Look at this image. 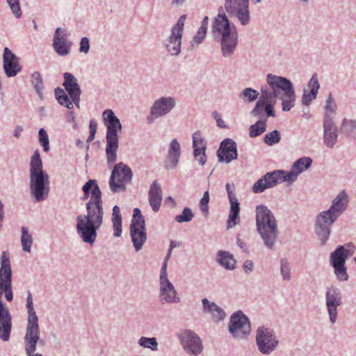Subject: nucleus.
Wrapping results in <instances>:
<instances>
[{
	"mask_svg": "<svg viewBox=\"0 0 356 356\" xmlns=\"http://www.w3.org/2000/svg\"><path fill=\"white\" fill-rule=\"evenodd\" d=\"M149 205L154 212L159 211L162 202V191L160 185L154 181L148 193Z\"/></svg>",
	"mask_w": 356,
	"mask_h": 356,
	"instance_id": "obj_28",
	"label": "nucleus"
},
{
	"mask_svg": "<svg viewBox=\"0 0 356 356\" xmlns=\"http://www.w3.org/2000/svg\"><path fill=\"white\" fill-rule=\"evenodd\" d=\"M257 344L264 354H269L278 343L275 334L270 329L259 327L257 332Z\"/></svg>",
	"mask_w": 356,
	"mask_h": 356,
	"instance_id": "obj_13",
	"label": "nucleus"
},
{
	"mask_svg": "<svg viewBox=\"0 0 356 356\" xmlns=\"http://www.w3.org/2000/svg\"><path fill=\"white\" fill-rule=\"evenodd\" d=\"M180 145L176 139H173L168 149L166 166L168 168H172L177 165L180 157Z\"/></svg>",
	"mask_w": 356,
	"mask_h": 356,
	"instance_id": "obj_31",
	"label": "nucleus"
},
{
	"mask_svg": "<svg viewBox=\"0 0 356 356\" xmlns=\"http://www.w3.org/2000/svg\"><path fill=\"white\" fill-rule=\"evenodd\" d=\"M175 105V99L172 97H163L156 102L152 108L151 115L160 117L168 113Z\"/></svg>",
	"mask_w": 356,
	"mask_h": 356,
	"instance_id": "obj_26",
	"label": "nucleus"
},
{
	"mask_svg": "<svg viewBox=\"0 0 356 356\" xmlns=\"http://www.w3.org/2000/svg\"><path fill=\"white\" fill-rule=\"evenodd\" d=\"M256 213L257 229L265 245L272 248L277 238V220L272 212L264 205L257 206Z\"/></svg>",
	"mask_w": 356,
	"mask_h": 356,
	"instance_id": "obj_5",
	"label": "nucleus"
},
{
	"mask_svg": "<svg viewBox=\"0 0 356 356\" xmlns=\"http://www.w3.org/2000/svg\"><path fill=\"white\" fill-rule=\"evenodd\" d=\"M31 82H32V84L34 86V88H35L37 93L39 95L40 97H42V90H43V83H42V77H41L40 73L35 72L32 74Z\"/></svg>",
	"mask_w": 356,
	"mask_h": 356,
	"instance_id": "obj_39",
	"label": "nucleus"
},
{
	"mask_svg": "<svg viewBox=\"0 0 356 356\" xmlns=\"http://www.w3.org/2000/svg\"><path fill=\"white\" fill-rule=\"evenodd\" d=\"M122 220L120 210L118 206H114L113 209V219L112 221Z\"/></svg>",
	"mask_w": 356,
	"mask_h": 356,
	"instance_id": "obj_58",
	"label": "nucleus"
},
{
	"mask_svg": "<svg viewBox=\"0 0 356 356\" xmlns=\"http://www.w3.org/2000/svg\"><path fill=\"white\" fill-rule=\"evenodd\" d=\"M281 273L284 280H289L290 278V268L289 264L282 261L281 265Z\"/></svg>",
	"mask_w": 356,
	"mask_h": 356,
	"instance_id": "obj_51",
	"label": "nucleus"
},
{
	"mask_svg": "<svg viewBox=\"0 0 356 356\" xmlns=\"http://www.w3.org/2000/svg\"><path fill=\"white\" fill-rule=\"evenodd\" d=\"M11 276L10 259L7 253L3 252L1 256L0 289L5 293V298L9 302L13 300Z\"/></svg>",
	"mask_w": 356,
	"mask_h": 356,
	"instance_id": "obj_10",
	"label": "nucleus"
},
{
	"mask_svg": "<svg viewBox=\"0 0 356 356\" xmlns=\"http://www.w3.org/2000/svg\"><path fill=\"white\" fill-rule=\"evenodd\" d=\"M218 157L219 161H224L227 163L236 160L238 157L236 143L230 138L222 140L218 151Z\"/></svg>",
	"mask_w": 356,
	"mask_h": 356,
	"instance_id": "obj_19",
	"label": "nucleus"
},
{
	"mask_svg": "<svg viewBox=\"0 0 356 356\" xmlns=\"http://www.w3.org/2000/svg\"><path fill=\"white\" fill-rule=\"evenodd\" d=\"M242 95L243 97H246L249 102H252L258 97L259 92L255 90L248 88L243 90Z\"/></svg>",
	"mask_w": 356,
	"mask_h": 356,
	"instance_id": "obj_46",
	"label": "nucleus"
},
{
	"mask_svg": "<svg viewBox=\"0 0 356 356\" xmlns=\"http://www.w3.org/2000/svg\"><path fill=\"white\" fill-rule=\"evenodd\" d=\"M113 224L114 236L116 237H120L122 234V220L113 221Z\"/></svg>",
	"mask_w": 356,
	"mask_h": 356,
	"instance_id": "obj_56",
	"label": "nucleus"
},
{
	"mask_svg": "<svg viewBox=\"0 0 356 356\" xmlns=\"http://www.w3.org/2000/svg\"><path fill=\"white\" fill-rule=\"evenodd\" d=\"M207 30V28L200 26L196 35L193 38V40L197 44L201 43L206 36Z\"/></svg>",
	"mask_w": 356,
	"mask_h": 356,
	"instance_id": "obj_49",
	"label": "nucleus"
},
{
	"mask_svg": "<svg viewBox=\"0 0 356 356\" xmlns=\"http://www.w3.org/2000/svg\"><path fill=\"white\" fill-rule=\"evenodd\" d=\"M349 254L350 250L346 249L342 245L338 246L331 254V264L334 269L335 275L340 281H346L348 278L345 262Z\"/></svg>",
	"mask_w": 356,
	"mask_h": 356,
	"instance_id": "obj_11",
	"label": "nucleus"
},
{
	"mask_svg": "<svg viewBox=\"0 0 356 356\" xmlns=\"http://www.w3.org/2000/svg\"><path fill=\"white\" fill-rule=\"evenodd\" d=\"M275 102V99H274V102H266V106H265V112L268 116H273L274 117L275 115L273 104Z\"/></svg>",
	"mask_w": 356,
	"mask_h": 356,
	"instance_id": "obj_57",
	"label": "nucleus"
},
{
	"mask_svg": "<svg viewBox=\"0 0 356 356\" xmlns=\"http://www.w3.org/2000/svg\"><path fill=\"white\" fill-rule=\"evenodd\" d=\"M266 131V120H259L250 127V136L257 137Z\"/></svg>",
	"mask_w": 356,
	"mask_h": 356,
	"instance_id": "obj_38",
	"label": "nucleus"
},
{
	"mask_svg": "<svg viewBox=\"0 0 356 356\" xmlns=\"http://www.w3.org/2000/svg\"><path fill=\"white\" fill-rule=\"evenodd\" d=\"M181 36L171 32L168 42L166 44V49L171 55H178L180 53Z\"/></svg>",
	"mask_w": 356,
	"mask_h": 356,
	"instance_id": "obj_34",
	"label": "nucleus"
},
{
	"mask_svg": "<svg viewBox=\"0 0 356 356\" xmlns=\"http://www.w3.org/2000/svg\"><path fill=\"white\" fill-rule=\"evenodd\" d=\"M55 96L58 102L60 105L64 106L68 108H72L73 105L71 100L62 88H57L55 89Z\"/></svg>",
	"mask_w": 356,
	"mask_h": 356,
	"instance_id": "obj_37",
	"label": "nucleus"
},
{
	"mask_svg": "<svg viewBox=\"0 0 356 356\" xmlns=\"http://www.w3.org/2000/svg\"><path fill=\"white\" fill-rule=\"evenodd\" d=\"M23 131V128L21 126L16 127L14 131V136L16 138H19L20 137L21 133Z\"/></svg>",
	"mask_w": 356,
	"mask_h": 356,
	"instance_id": "obj_62",
	"label": "nucleus"
},
{
	"mask_svg": "<svg viewBox=\"0 0 356 356\" xmlns=\"http://www.w3.org/2000/svg\"><path fill=\"white\" fill-rule=\"evenodd\" d=\"M82 200L90 197L86 204L87 214L77 217V232L86 243L92 244L97 237V230L103 221L102 192L95 180L90 179L83 186Z\"/></svg>",
	"mask_w": 356,
	"mask_h": 356,
	"instance_id": "obj_1",
	"label": "nucleus"
},
{
	"mask_svg": "<svg viewBox=\"0 0 356 356\" xmlns=\"http://www.w3.org/2000/svg\"><path fill=\"white\" fill-rule=\"evenodd\" d=\"M161 299L167 302H177L179 300L172 284L167 277L166 262H163L160 275Z\"/></svg>",
	"mask_w": 356,
	"mask_h": 356,
	"instance_id": "obj_16",
	"label": "nucleus"
},
{
	"mask_svg": "<svg viewBox=\"0 0 356 356\" xmlns=\"http://www.w3.org/2000/svg\"><path fill=\"white\" fill-rule=\"evenodd\" d=\"M193 147L195 159L200 164L204 165L207 161L205 155L206 145L199 132H195L193 135Z\"/></svg>",
	"mask_w": 356,
	"mask_h": 356,
	"instance_id": "obj_27",
	"label": "nucleus"
},
{
	"mask_svg": "<svg viewBox=\"0 0 356 356\" xmlns=\"http://www.w3.org/2000/svg\"><path fill=\"white\" fill-rule=\"evenodd\" d=\"M138 343L145 348H150L152 350H156L158 347V343L155 338H147V337H141Z\"/></svg>",
	"mask_w": 356,
	"mask_h": 356,
	"instance_id": "obj_40",
	"label": "nucleus"
},
{
	"mask_svg": "<svg viewBox=\"0 0 356 356\" xmlns=\"http://www.w3.org/2000/svg\"><path fill=\"white\" fill-rule=\"evenodd\" d=\"M89 129L90 136H88L87 141H92L94 139L95 133L97 131V123L95 120H91L90 121Z\"/></svg>",
	"mask_w": 356,
	"mask_h": 356,
	"instance_id": "obj_52",
	"label": "nucleus"
},
{
	"mask_svg": "<svg viewBox=\"0 0 356 356\" xmlns=\"http://www.w3.org/2000/svg\"><path fill=\"white\" fill-rule=\"evenodd\" d=\"M177 246H179V243H177L174 241H172L170 242V248L168 250V254L166 255L165 257V259L164 260V262H168V260L169 259L170 257V254H171V252H172V250L174 248L177 247Z\"/></svg>",
	"mask_w": 356,
	"mask_h": 356,
	"instance_id": "obj_59",
	"label": "nucleus"
},
{
	"mask_svg": "<svg viewBox=\"0 0 356 356\" xmlns=\"http://www.w3.org/2000/svg\"><path fill=\"white\" fill-rule=\"evenodd\" d=\"M179 338L188 353L196 355L202 352L201 340L194 332L191 330H184L180 334Z\"/></svg>",
	"mask_w": 356,
	"mask_h": 356,
	"instance_id": "obj_18",
	"label": "nucleus"
},
{
	"mask_svg": "<svg viewBox=\"0 0 356 356\" xmlns=\"http://www.w3.org/2000/svg\"><path fill=\"white\" fill-rule=\"evenodd\" d=\"M283 170L273 171L266 174L259 179L252 186V191L255 193L263 192L265 189L273 187L277 182L285 181L282 180Z\"/></svg>",
	"mask_w": 356,
	"mask_h": 356,
	"instance_id": "obj_17",
	"label": "nucleus"
},
{
	"mask_svg": "<svg viewBox=\"0 0 356 356\" xmlns=\"http://www.w3.org/2000/svg\"><path fill=\"white\" fill-rule=\"evenodd\" d=\"M63 86L74 104H77L80 99L81 89L77 79L70 73L64 74Z\"/></svg>",
	"mask_w": 356,
	"mask_h": 356,
	"instance_id": "obj_24",
	"label": "nucleus"
},
{
	"mask_svg": "<svg viewBox=\"0 0 356 356\" xmlns=\"http://www.w3.org/2000/svg\"><path fill=\"white\" fill-rule=\"evenodd\" d=\"M193 213L191 209L186 207L181 214L178 215L175 217L176 221L178 222H188L192 220Z\"/></svg>",
	"mask_w": 356,
	"mask_h": 356,
	"instance_id": "obj_42",
	"label": "nucleus"
},
{
	"mask_svg": "<svg viewBox=\"0 0 356 356\" xmlns=\"http://www.w3.org/2000/svg\"><path fill=\"white\" fill-rule=\"evenodd\" d=\"M273 99H271L270 93L264 87L261 88V97L259 100L257 102L254 108L251 111L253 116H260L265 112V106L266 102H273Z\"/></svg>",
	"mask_w": 356,
	"mask_h": 356,
	"instance_id": "obj_32",
	"label": "nucleus"
},
{
	"mask_svg": "<svg viewBox=\"0 0 356 356\" xmlns=\"http://www.w3.org/2000/svg\"><path fill=\"white\" fill-rule=\"evenodd\" d=\"M253 268V264L250 261H246L243 265V268L245 271L252 270Z\"/></svg>",
	"mask_w": 356,
	"mask_h": 356,
	"instance_id": "obj_61",
	"label": "nucleus"
},
{
	"mask_svg": "<svg viewBox=\"0 0 356 356\" xmlns=\"http://www.w3.org/2000/svg\"><path fill=\"white\" fill-rule=\"evenodd\" d=\"M130 234L136 250H140L147 240V234L145 219L138 208L134 209Z\"/></svg>",
	"mask_w": 356,
	"mask_h": 356,
	"instance_id": "obj_8",
	"label": "nucleus"
},
{
	"mask_svg": "<svg viewBox=\"0 0 356 356\" xmlns=\"http://www.w3.org/2000/svg\"><path fill=\"white\" fill-rule=\"evenodd\" d=\"M3 69L8 77L15 76L21 70L19 58L8 48L3 51Z\"/></svg>",
	"mask_w": 356,
	"mask_h": 356,
	"instance_id": "obj_21",
	"label": "nucleus"
},
{
	"mask_svg": "<svg viewBox=\"0 0 356 356\" xmlns=\"http://www.w3.org/2000/svg\"><path fill=\"white\" fill-rule=\"evenodd\" d=\"M26 307L28 309L29 313V317L28 318H38L33 308V300L31 293H29L28 298H27V303H26Z\"/></svg>",
	"mask_w": 356,
	"mask_h": 356,
	"instance_id": "obj_47",
	"label": "nucleus"
},
{
	"mask_svg": "<svg viewBox=\"0 0 356 356\" xmlns=\"http://www.w3.org/2000/svg\"><path fill=\"white\" fill-rule=\"evenodd\" d=\"M39 142L41 144V145L43 147L44 152H48L49 150V136L46 131L41 128L39 130Z\"/></svg>",
	"mask_w": 356,
	"mask_h": 356,
	"instance_id": "obj_43",
	"label": "nucleus"
},
{
	"mask_svg": "<svg viewBox=\"0 0 356 356\" xmlns=\"http://www.w3.org/2000/svg\"><path fill=\"white\" fill-rule=\"evenodd\" d=\"M280 140V133L277 130H274L265 135L264 142L268 145H273L278 143Z\"/></svg>",
	"mask_w": 356,
	"mask_h": 356,
	"instance_id": "obj_41",
	"label": "nucleus"
},
{
	"mask_svg": "<svg viewBox=\"0 0 356 356\" xmlns=\"http://www.w3.org/2000/svg\"><path fill=\"white\" fill-rule=\"evenodd\" d=\"M12 322L9 311L5 308L0 300V338L4 341H8L11 332Z\"/></svg>",
	"mask_w": 356,
	"mask_h": 356,
	"instance_id": "obj_23",
	"label": "nucleus"
},
{
	"mask_svg": "<svg viewBox=\"0 0 356 356\" xmlns=\"http://www.w3.org/2000/svg\"><path fill=\"white\" fill-rule=\"evenodd\" d=\"M38 318H28L26 332L24 337L25 348L28 355H31L36 348V344L39 340Z\"/></svg>",
	"mask_w": 356,
	"mask_h": 356,
	"instance_id": "obj_14",
	"label": "nucleus"
},
{
	"mask_svg": "<svg viewBox=\"0 0 356 356\" xmlns=\"http://www.w3.org/2000/svg\"><path fill=\"white\" fill-rule=\"evenodd\" d=\"M218 261L220 264L227 269H234L236 265V261L232 257L226 252H220L218 254Z\"/></svg>",
	"mask_w": 356,
	"mask_h": 356,
	"instance_id": "obj_36",
	"label": "nucleus"
},
{
	"mask_svg": "<svg viewBox=\"0 0 356 356\" xmlns=\"http://www.w3.org/2000/svg\"><path fill=\"white\" fill-rule=\"evenodd\" d=\"M49 177L42 170V162L39 151L36 149L30 163L31 193L37 202L46 199L49 190Z\"/></svg>",
	"mask_w": 356,
	"mask_h": 356,
	"instance_id": "obj_3",
	"label": "nucleus"
},
{
	"mask_svg": "<svg viewBox=\"0 0 356 356\" xmlns=\"http://www.w3.org/2000/svg\"><path fill=\"white\" fill-rule=\"evenodd\" d=\"M209 202V191H205L203 197L200 200V207L201 210L203 212H207L208 211V204Z\"/></svg>",
	"mask_w": 356,
	"mask_h": 356,
	"instance_id": "obj_50",
	"label": "nucleus"
},
{
	"mask_svg": "<svg viewBox=\"0 0 356 356\" xmlns=\"http://www.w3.org/2000/svg\"><path fill=\"white\" fill-rule=\"evenodd\" d=\"M229 332L236 338H243L250 333L249 320L241 312L239 311L232 316Z\"/></svg>",
	"mask_w": 356,
	"mask_h": 356,
	"instance_id": "obj_12",
	"label": "nucleus"
},
{
	"mask_svg": "<svg viewBox=\"0 0 356 356\" xmlns=\"http://www.w3.org/2000/svg\"><path fill=\"white\" fill-rule=\"evenodd\" d=\"M324 142L327 147H333L337 139V127L332 122L329 115H326L324 119Z\"/></svg>",
	"mask_w": 356,
	"mask_h": 356,
	"instance_id": "obj_25",
	"label": "nucleus"
},
{
	"mask_svg": "<svg viewBox=\"0 0 356 356\" xmlns=\"http://www.w3.org/2000/svg\"><path fill=\"white\" fill-rule=\"evenodd\" d=\"M132 177V172L129 166L120 162L113 170L109 180L110 187L113 192L125 189V186Z\"/></svg>",
	"mask_w": 356,
	"mask_h": 356,
	"instance_id": "obj_9",
	"label": "nucleus"
},
{
	"mask_svg": "<svg viewBox=\"0 0 356 356\" xmlns=\"http://www.w3.org/2000/svg\"><path fill=\"white\" fill-rule=\"evenodd\" d=\"M14 15L19 18L22 15L19 0H6Z\"/></svg>",
	"mask_w": 356,
	"mask_h": 356,
	"instance_id": "obj_44",
	"label": "nucleus"
},
{
	"mask_svg": "<svg viewBox=\"0 0 356 356\" xmlns=\"http://www.w3.org/2000/svg\"><path fill=\"white\" fill-rule=\"evenodd\" d=\"M348 202V197L342 191L333 200L330 209L321 212L318 216L315 229L323 244H325L329 238L332 224L346 209Z\"/></svg>",
	"mask_w": 356,
	"mask_h": 356,
	"instance_id": "obj_2",
	"label": "nucleus"
},
{
	"mask_svg": "<svg viewBox=\"0 0 356 356\" xmlns=\"http://www.w3.org/2000/svg\"><path fill=\"white\" fill-rule=\"evenodd\" d=\"M239 221V214L229 213L227 220V228L229 229L234 227Z\"/></svg>",
	"mask_w": 356,
	"mask_h": 356,
	"instance_id": "obj_48",
	"label": "nucleus"
},
{
	"mask_svg": "<svg viewBox=\"0 0 356 356\" xmlns=\"http://www.w3.org/2000/svg\"><path fill=\"white\" fill-rule=\"evenodd\" d=\"M231 209L229 213L239 214L240 207L237 198H232L229 200Z\"/></svg>",
	"mask_w": 356,
	"mask_h": 356,
	"instance_id": "obj_55",
	"label": "nucleus"
},
{
	"mask_svg": "<svg viewBox=\"0 0 356 356\" xmlns=\"http://www.w3.org/2000/svg\"><path fill=\"white\" fill-rule=\"evenodd\" d=\"M89 49H90L89 40L86 37H84L81 40L79 50L81 52L86 54L88 52Z\"/></svg>",
	"mask_w": 356,
	"mask_h": 356,
	"instance_id": "obj_53",
	"label": "nucleus"
},
{
	"mask_svg": "<svg viewBox=\"0 0 356 356\" xmlns=\"http://www.w3.org/2000/svg\"><path fill=\"white\" fill-rule=\"evenodd\" d=\"M33 241V236L29 233L28 228L26 227H22L21 243L22 245L23 250L27 252H30Z\"/></svg>",
	"mask_w": 356,
	"mask_h": 356,
	"instance_id": "obj_35",
	"label": "nucleus"
},
{
	"mask_svg": "<svg viewBox=\"0 0 356 356\" xmlns=\"http://www.w3.org/2000/svg\"><path fill=\"white\" fill-rule=\"evenodd\" d=\"M341 304V296L339 290L335 287H330L326 293V305L330 321L332 323L336 321L337 308Z\"/></svg>",
	"mask_w": 356,
	"mask_h": 356,
	"instance_id": "obj_20",
	"label": "nucleus"
},
{
	"mask_svg": "<svg viewBox=\"0 0 356 356\" xmlns=\"http://www.w3.org/2000/svg\"><path fill=\"white\" fill-rule=\"evenodd\" d=\"M349 124H352L353 127L356 128V123H355V122H353V121H344L343 123V126L344 127H346Z\"/></svg>",
	"mask_w": 356,
	"mask_h": 356,
	"instance_id": "obj_63",
	"label": "nucleus"
},
{
	"mask_svg": "<svg viewBox=\"0 0 356 356\" xmlns=\"http://www.w3.org/2000/svg\"><path fill=\"white\" fill-rule=\"evenodd\" d=\"M249 0H225V8L228 13L236 15L242 24L249 22Z\"/></svg>",
	"mask_w": 356,
	"mask_h": 356,
	"instance_id": "obj_15",
	"label": "nucleus"
},
{
	"mask_svg": "<svg viewBox=\"0 0 356 356\" xmlns=\"http://www.w3.org/2000/svg\"><path fill=\"white\" fill-rule=\"evenodd\" d=\"M226 190H227V194H228V197H229V200H232V198H236L235 195L233 194L232 190H231V186L229 184H226Z\"/></svg>",
	"mask_w": 356,
	"mask_h": 356,
	"instance_id": "obj_60",
	"label": "nucleus"
},
{
	"mask_svg": "<svg viewBox=\"0 0 356 356\" xmlns=\"http://www.w3.org/2000/svg\"><path fill=\"white\" fill-rule=\"evenodd\" d=\"M214 35L222 36L221 49L224 56L233 53L238 42V35L235 26H230L225 15H218L212 25Z\"/></svg>",
	"mask_w": 356,
	"mask_h": 356,
	"instance_id": "obj_6",
	"label": "nucleus"
},
{
	"mask_svg": "<svg viewBox=\"0 0 356 356\" xmlns=\"http://www.w3.org/2000/svg\"><path fill=\"white\" fill-rule=\"evenodd\" d=\"M266 81L270 86V89L266 88V90L270 93L271 99L274 100L280 97L282 99L283 111H289L294 106L296 97L291 82L284 77L272 74L267 75Z\"/></svg>",
	"mask_w": 356,
	"mask_h": 356,
	"instance_id": "obj_4",
	"label": "nucleus"
},
{
	"mask_svg": "<svg viewBox=\"0 0 356 356\" xmlns=\"http://www.w3.org/2000/svg\"><path fill=\"white\" fill-rule=\"evenodd\" d=\"M325 108L327 111H330V113H334L335 111L336 105L334 102V100H333V98H332L331 94L329 95V97L327 99L326 105H325Z\"/></svg>",
	"mask_w": 356,
	"mask_h": 356,
	"instance_id": "obj_54",
	"label": "nucleus"
},
{
	"mask_svg": "<svg viewBox=\"0 0 356 356\" xmlns=\"http://www.w3.org/2000/svg\"><path fill=\"white\" fill-rule=\"evenodd\" d=\"M103 118L106 126V154L107 162L109 164L114 163L117 160V151L118 149V131L122 129L119 119L115 115L111 109H107L103 113Z\"/></svg>",
	"mask_w": 356,
	"mask_h": 356,
	"instance_id": "obj_7",
	"label": "nucleus"
},
{
	"mask_svg": "<svg viewBox=\"0 0 356 356\" xmlns=\"http://www.w3.org/2000/svg\"><path fill=\"white\" fill-rule=\"evenodd\" d=\"M204 310L205 312L211 313L212 318L215 321L222 320L225 314L222 309L218 307L214 302H210L207 298L202 300Z\"/></svg>",
	"mask_w": 356,
	"mask_h": 356,
	"instance_id": "obj_33",
	"label": "nucleus"
},
{
	"mask_svg": "<svg viewBox=\"0 0 356 356\" xmlns=\"http://www.w3.org/2000/svg\"><path fill=\"white\" fill-rule=\"evenodd\" d=\"M208 21H209V17L207 16H205L202 22V25L201 26H204L205 28L207 29V25H208Z\"/></svg>",
	"mask_w": 356,
	"mask_h": 356,
	"instance_id": "obj_64",
	"label": "nucleus"
},
{
	"mask_svg": "<svg viewBox=\"0 0 356 356\" xmlns=\"http://www.w3.org/2000/svg\"><path fill=\"white\" fill-rule=\"evenodd\" d=\"M319 87L317 76L314 74L307 84V88L304 89L302 99L303 104L307 106L313 99H316Z\"/></svg>",
	"mask_w": 356,
	"mask_h": 356,
	"instance_id": "obj_29",
	"label": "nucleus"
},
{
	"mask_svg": "<svg viewBox=\"0 0 356 356\" xmlns=\"http://www.w3.org/2000/svg\"><path fill=\"white\" fill-rule=\"evenodd\" d=\"M186 15H181L178 19L176 25L172 27L171 32L176 33L177 35H182Z\"/></svg>",
	"mask_w": 356,
	"mask_h": 356,
	"instance_id": "obj_45",
	"label": "nucleus"
},
{
	"mask_svg": "<svg viewBox=\"0 0 356 356\" xmlns=\"http://www.w3.org/2000/svg\"><path fill=\"white\" fill-rule=\"evenodd\" d=\"M312 163V160L309 157L300 158L293 163L289 172L283 171L282 180L294 181L300 173L309 168Z\"/></svg>",
	"mask_w": 356,
	"mask_h": 356,
	"instance_id": "obj_22",
	"label": "nucleus"
},
{
	"mask_svg": "<svg viewBox=\"0 0 356 356\" xmlns=\"http://www.w3.org/2000/svg\"><path fill=\"white\" fill-rule=\"evenodd\" d=\"M60 28L56 30L53 45L57 54L60 56H65L70 52L71 43L67 42L64 35H60Z\"/></svg>",
	"mask_w": 356,
	"mask_h": 356,
	"instance_id": "obj_30",
	"label": "nucleus"
}]
</instances>
